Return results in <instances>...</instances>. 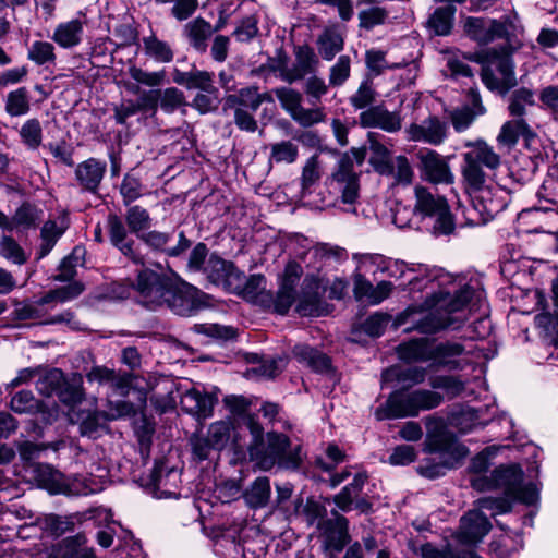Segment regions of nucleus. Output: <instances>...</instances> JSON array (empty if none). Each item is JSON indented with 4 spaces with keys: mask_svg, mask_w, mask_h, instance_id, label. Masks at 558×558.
<instances>
[{
    "mask_svg": "<svg viewBox=\"0 0 558 558\" xmlns=\"http://www.w3.org/2000/svg\"><path fill=\"white\" fill-rule=\"evenodd\" d=\"M411 290L426 291V299L420 306H410L399 322L409 324L405 330L433 335L442 330H458L470 317V305L481 294L465 282L463 277L437 270L410 279Z\"/></svg>",
    "mask_w": 558,
    "mask_h": 558,
    "instance_id": "f257e3e1",
    "label": "nucleus"
},
{
    "mask_svg": "<svg viewBox=\"0 0 558 558\" xmlns=\"http://www.w3.org/2000/svg\"><path fill=\"white\" fill-rule=\"evenodd\" d=\"M133 286L141 303L151 308L167 305L178 315L190 316L199 305L196 288L148 268L138 272Z\"/></svg>",
    "mask_w": 558,
    "mask_h": 558,
    "instance_id": "f03ea898",
    "label": "nucleus"
},
{
    "mask_svg": "<svg viewBox=\"0 0 558 558\" xmlns=\"http://www.w3.org/2000/svg\"><path fill=\"white\" fill-rule=\"evenodd\" d=\"M244 429L250 432L251 442L247 450L263 470H270L275 464L284 469H296L302 461L300 447L291 448L287 436L277 433L267 434V449H263L264 429L252 416L243 417Z\"/></svg>",
    "mask_w": 558,
    "mask_h": 558,
    "instance_id": "7ed1b4c3",
    "label": "nucleus"
},
{
    "mask_svg": "<svg viewBox=\"0 0 558 558\" xmlns=\"http://www.w3.org/2000/svg\"><path fill=\"white\" fill-rule=\"evenodd\" d=\"M425 424L427 429L425 450L427 452L448 454L452 460L441 463H433L426 460L424 464L420 465L418 471L423 476L436 478L442 476L447 469L452 468L453 461L464 458L468 454V450L458 441L456 436L447 429L442 418L427 416Z\"/></svg>",
    "mask_w": 558,
    "mask_h": 558,
    "instance_id": "20e7f679",
    "label": "nucleus"
},
{
    "mask_svg": "<svg viewBox=\"0 0 558 558\" xmlns=\"http://www.w3.org/2000/svg\"><path fill=\"white\" fill-rule=\"evenodd\" d=\"M522 478V470L512 464L496 469L489 476L484 473L475 474L471 484L478 492L501 489L509 498L531 505L537 499V489L534 484L523 485Z\"/></svg>",
    "mask_w": 558,
    "mask_h": 558,
    "instance_id": "39448f33",
    "label": "nucleus"
},
{
    "mask_svg": "<svg viewBox=\"0 0 558 558\" xmlns=\"http://www.w3.org/2000/svg\"><path fill=\"white\" fill-rule=\"evenodd\" d=\"M441 402V395L427 389L395 391L384 405L376 409L375 416L378 421L407 416L414 417L421 411L437 408Z\"/></svg>",
    "mask_w": 558,
    "mask_h": 558,
    "instance_id": "423d86ee",
    "label": "nucleus"
},
{
    "mask_svg": "<svg viewBox=\"0 0 558 558\" xmlns=\"http://www.w3.org/2000/svg\"><path fill=\"white\" fill-rule=\"evenodd\" d=\"M475 60L482 64V82L489 90L505 95L517 85L514 64L507 48L487 49Z\"/></svg>",
    "mask_w": 558,
    "mask_h": 558,
    "instance_id": "0eeeda50",
    "label": "nucleus"
},
{
    "mask_svg": "<svg viewBox=\"0 0 558 558\" xmlns=\"http://www.w3.org/2000/svg\"><path fill=\"white\" fill-rule=\"evenodd\" d=\"M242 427H235L230 420L214 422L205 437L192 438L193 453L199 459H208L213 451H220L230 446L236 456L244 454L246 444L242 440Z\"/></svg>",
    "mask_w": 558,
    "mask_h": 558,
    "instance_id": "6e6552de",
    "label": "nucleus"
},
{
    "mask_svg": "<svg viewBox=\"0 0 558 558\" xmlns=\"http://www.w3.org/2000/svg\"><path fill=\"white\" fill-rule=\"evenodd\" d=\"M414 194L413 213L422 217L435 218L432 227L433 234L436 236L451 234L454 231V221L446 198L422 185L415 186Z\"/></svg>",
    "mask_w": 558,
    "mask_h": 558,
    "instance_id": "1a4fd4ad",
    "label": "nucleus"
},
{
    "mask_svg": "<svg viewBox=\"0 0 558 558\" xmlns=\"http://www.w3.org/2000/svg\"><path fill=\"white\" fill-rule=\"evenodd\" d=\"M468 151L462 154V175L465 184L480 186L486 183V174L483 167L496 170L500 166V156L484 140L466 142Z\"/></svg>",
    "mask_w": 558,
    "mask_h": 558,
    "instance_id": "9d476101",
    "label": "nucleus"
},
{
    "mask_svg": "<svg viewBox=\"0 0 558 558\" xmlns=\"http://www.w3.org/2000/svg\"><path fill=\"white\" fill-rule=\"evenodd\" d=\"M465 185L471 198L470 206L464 209L466 225H484L505 207L504 201L497 198L493 190L487 187L485 183L480 186Z\"/></svg>",
    "mask_w": 558,
    "mask_h": 558,
    "instance_id": "9b49d317",
    "label": "nucleus"
},
{
    "mask_svg": "<svg viewBox=\"0 0 558 558\" xmlns=\"http://www.w3.org/2000/svg\"><path fill=\"white\" fill-rule=\"evenodd\" d=\"M418 169L424 180L435 184H450L453 173L447 159L435 150L426 149L417 154Z\"/></svg>",
    "mask_w": 558,
    "mask_h": 558,
    "instance_id": "f8f14e48",
    "label": "nucleus"
},
{
    "mask_svg": "<svg viewBox=\"0 0 558 558\" xmlns=\"http://www.w3.org/2000/svg\"><path fill=\"white\" fill-rule=\"evenodd\" d=\"M36 383V388L43 396L59 395L60 399L65 403H77L83 398V392L80 388H65L62 389L64 384L63 373L59 369H51L45 374H39Z\"/></svg>",
    "mask_w": 558,
    "mask_h": 558,
    "instance_id": "ddd939ff",
    "label": "nucleus"
},
{
    "mask_svg": "<svg viewBox=\"0 0 558 558\" xmlns=\"http://www.w3.org/2000/svg\"><path fill=\"white\" fill-rule=\"evenodd\" d=\"M294 56L295 61L292 66H289L286 62L278 66L280 77L287 83H293L313 73L318 63L315 51L308 46H296Z\"/></svg>",
    "mask_w": 558,
    "mask_h": 558,
    "instance_id": "4468645a",
    "label": "nucleus"
},
{
    "mask_svg": "<svg viewBox=\"0 0 558 558\" xmlns=\"http://www.w3.org/2000/svg\"><path fill=\"white\" fill-rule=\"evenodd\" d=\"M332 180L337 183L341 193V199L345 204L352 205L359 197L357 175L353 170V158L351 155H343L338 162V169L332 174Z\"/></svg>",
    "mask_w": 558,
    "mask_h": 558,
    "instance_id": "2eb2a0df",
    "label": "nucleus"
},
{
    "mask_svg": "<svg viewBox=\"0 0 558 558\" xmlns=\"http://www.w3.org/2000/svg\"><path fill=\"white\" fill-rule=\"evenodd\" d=\"M205 272L216 284H223L228 289H238L243 281V272L222 258L211 255L206 262Z\"/></svg>",
    "mask_w": 558,
    "mask_h": 558,
    "instance_id": "dca6fc26",
    "label": "nucleus"
},
{
    "mask_svg": "<svg viewBox=\"0 0 558 558\" xmlns=\"http://www.w3.org/2000/svg\"><path fill=\"white\" fill-rule=\"evenodd\" d=\"M466 35L481 45H486L507 34L504 23L496 20L469 16L464 22Z\"/></svg>",
    "mask_w": 558,
    "mask_h": 558,
    "instance_id": "f3484780",
    "label": "nucleus"
},
{
    "mask_svg": "<svg viewBox=\"0 0 558 558\" xmlns=\"http://www.w3.org/2000/svg\"><path fill=\"white\" fill-rule=\"evenodd\" d=\"M217 400L215 393L205 392L196 387H192L182 393L180 403L186 413L197 420H205L211 416Z\"/></svg>",
    "mask_w": 558,
    "mask_h": 558,
    "instance_id": "a211bd4d",
    "label": "nucleus"
},
{
    "mask_svg": "<svg viewBox=\"0 0 558 558\" xmlns=\"http://www.w3.org/2000/svg\"><path fill=\"white\" fill-rule=\"evenodd\" d=\"M492 525L477 509L470 510L461 518L458 539L465 545H473L483 539Z\"/></svg>",
    "mask_w": 558,
    "mask_h": 558,
    "instance_id": "6ab92c4d",
    "label": "nucleus"
},
{
    "mask_svg": "<svg viewBox=\"0 0 558 558\" xmlns=\"http://www.w3.org/2000/svg\"><path fill=\"white\" fill-rule=\"evenodd\" d=\"M448 126L436 117H429L422 123H413L407 129L410 141L440 145L447 138Z\"/></svg>",
    "mask_w": 558,
    "mask_h": 558,
    "instance_id": "aec40b11",
    "label": "nucleus"
},
{
    "mask_svg": "<svg viewBox=\"0 0 558 558\" xmlns=\"http://www.w3.org/2000/svg\"><path fill=\"white\" fill-rule=\"evenodd\" d=\"M470 352L460 341H440L433 340L432 344V361L430 364L435 367H445L448 369L461 368L459 357Z\"/></svg>",
    "mask_w": 558,
    "mask_h": 558,
    "instance_id": "412c9836",
    "label": "nucleus"
},
{
    "mask_svg": "<svg viewBox=\"0 0 558 558\" xmlns=\"http://www.w3.org/2000/svg\"><path fill=\"white\" fill-rule=\"evenodd\" d=\"M359 119L363 128H378L389 133L398 132L402 125L400 114L388 111L383 106L371 107L362 111Z\"/></svg>",
    "mask_w": 558,
    "mask_h": 558,
    "instance_id": "4be33fe9",
    "label": "nucleus"
},
{
    "mask_svg": "<svg viewBox=\"0 0 558 558\" xmlns=\"http://www.w3.org/2000/svg\"><path fill=\"white\" fill-rule=\"evenodd\" d=\"M100 471L101 474L95 476H64L61 494L65 496H86L102 490L107 477V472L105 470Z\"/></svg>",
    "mask_w": 558,
    "mask_h": 558,
    "instance_id": "5701e85b",
    "label": "nucleus"
},
{
    "mask_svg": "<svg viewBox=\"0 0 558 558\" xmlns=\"http://www.w3.org/2000/svg\"><path fill=\"white\" fill-rule=\"evenodd\" d=\"M108 228L112 245L133 263L143 265L144 258L136 252L134 247L135 242L128 236V231L122 220L116 215L109 216Z\"/></svg>",
    "mask_w": 558,
    "mask_h": 558,
    "instance_id": "b1692460",
    "label": "nucleus"
},
{
    "mask_svg": "<svg viewBox=\"0 0 558 558\" xmlns=\"http://www.w3.org/2000/svg\"><path fill=\"white\" fill-rule=\"evenodd\" d=\"M172 236V233L151 230L142 233L140 239L154 251L166 252L169 256H179L189 248L190 241L184 236L183 232H180L178 244L173 247H168Z\"/></svg>",
    "mask_w": 558,
    "mask_h": 558,
    "instance_id": "393cba45",
    "label": "nucleus"
},
{
    "mask_svg": "<svg viewBox=\"0 0 558 558\" xmlns=\"http://www.w3.org/2000/svg\"><path fill=\"white\" fill-rule=\"evenodd\" d=\"M332 515V519L322 521L318 527L326 537L327 547L341 550L348 542V521L336 511Z\"/></svg>",
    "mask_w": 558,
    "mask_h": 558,
    "instance_id": "a878e982",
    "label": "nucleus"
},
{
    "mask_svg": "<svg viewBox=\"0 0 558 558\" xmlns=\"http://www.w3.org/2000/svg\"><path fill=\"white\" fill-rule=\"evenodd\" d=\"M320 298V281L314 274L306 275L298 299L296 311L303 316L314 315Z\"/></svg>",
    "mask_w": 558,
    "mask_h": 558,
    "instance_id": "bb28decb",
    "label": "nucleus"
},
{
    "mask_svg": "<svg viewBox=\"0 0 558 558\" xmlns=\"http://www.w3.org/2000/svg\"><path fill=\"white\" fill-rule=\"evenodd\" d=\"M105 172V162H101L95 158H89L77 165L75 177L84 190L96 192Z\"/></svg>",
    "mask_w": 558,
    "mask_h": 558,
    "instance_id": "cd10ccee",
    "label": "nucleus"
},
{
    "mask_svg": "<svg viewBox=\"0 0 558 558\" xmlns=\"http://www.w3.org/2000/svg\"><path fill=\"white\" fill-rule=\"evenodd\" d=\"M433 340L427 338L412 339L397 347V354L405 362H430Z\"/></svg>",
    "mask_w": 558,
    "mask_h": 558,
    "instance_id": "c85d7f7f",
    "label": "nucleus"
},
{
    "mask_svg": "<svg viewBox=\"0 0 558 558\" xmlns=\"http://www.w3.org/2000/svg\"><path fill=\"white\" fill-rule=\"evenodd\" d=\"M33 478L37 485L50 494H61L63 487L64 475L54 470L49 464H33L31 465Z\"/></svg>",
    "mask_w": 558,
    "mask_h": 558,
    "instance_id": "c756f323",
    "label": "nucleus"
},
{
    "mask_svg": "<svg viewBox=\"0 0 558 558\" xmlns=\"http://www.w3.org/2000/svg\"><path fill=\"white\" fill-rule=\"evenodd\" d=\"M86 543L84 534L66 537L54 549L53 558H96L94 549Z\"/></svg>",
    "mask_w": 558,
    "mask_h": 558,
    "instance_id": "7c9ffc66",
    "label": "nucleus"
},
{
    "mask_svg": "<svg viewBox=\"0 0 558 558\" xmlns=\"http://www.w3.org/2000/svg\"><path fill=\"white\" fill-rule=\"evenodd\" d=\"M470 100L472 108L463 107L456 109L450 113L452 125L457 132L466 130L477 116L485 112V108L481 102L480 94L476 90H470Z\"/></svg>",
    "mask_w": 558,
    "mask_h": 558,
    "instance_id": "2f4dec72",
    "label": "nucleus"
},
{
    "mask_svg": "<svg viewBox=\"0 0 558 558\" xmlns=\"http://www.w3.org/2000/svg\"><path fill=\"white\" fill-rule=\"evenodd\" d=\"M84 26L80 20L60 23L52 35V39L62 48H72L82 40Z\"/></svg>",
    "mask_w": 558,
    "mask_h": 558,
    "instance_id": "473e14b6",
    "label": "nucleus"
},
{
    "mask_svg": "<svg viewBox=\"0 0 558 558\" xmlns=\"http://www.w3.org/2000/svg\"><path fill=\"white\" fill-rule=\"evenodd\" d=\"M530 133L531 128L523 118H513L502 124L497 142L501 146L511 148L517 145L521 136H526Z\"/></svg>",
    "mask_w": 558,
    "mask_h": 558,
    "instance_id": "72a5a7b5",
    "label": "nucleus"
},
{
    "mask_svg": "<svg viewBox=\"0 0 558 558\" xmlns=\"http://www.w3.org/2000/svg\"><path fill=\"white\" fill-rule=\"evenodd\" d=\"M227 101L231 106L238 105L255 112L264 101L272 102V96L269 93H259L256 87H245L238 95L230 96Z\"/></svg>",
    "mask_w": 558,
    "mask_h": 558,
    "instance_id": "f704fd0d",
    "label": "nucleus"
},
{
    "mask_svg": "<svg viewBox=\"0 0 558 558\" xmlns=\"http://www.w3.org/2000/svg\"><path fill=\"white\" fill-rule=\"evenodd\" d=\"M380 173L390 175L396 183L409 185L414 177L413 169L405 156H397L379 169Z\"/></svg>",
    "mask_w": 558,
    "mask_h": 558,
    "instance_id": "c9c22d12",
    "label": "nucleus"
},
{
    "mask_svg": "<svg viewBox=\"0 0 558 558\" xmlns=\"http://www.w3.org/2000/svg\"><path fill=\"white\" fill-rule=\"evenodd\" d=\"M294 356L301 362L310 366L315 372H326L330 367L329 359L308 345L298 344L293 349Z\"/></svg>",
    "mask_w": 558,
    "mask_h": 558,
    "instance_id": "e433bc0d",
    "label": "nucleus"
},
{
    "mask_svg": "<svg viewBox=\"0 0 558 558\" xmlns=\"http://www.w3.org/2000/svg\"><path fill=\"white\" fill-rule=\"evenodd\" d=\"M185 33L190 44L198 51H205L207 39L213 35L214 29L210 23L198 17L185 25Z\"/></svg>",
    "mask_w": 558,
    "mask_h": 558,
    "instance_id": "4c0bfd02",
    "label": "nucleus"
},
{
    "mask_svg": "<svg viewBox=\"0 0 558 558\" xmlns=\"http://www.w3.org/2000/svg\"><path fill=\"white\" fill-rule=\"evenodd\" d=\"M270 497V482L267 477H257L246 489L244 498L252 508L265 507Z\"/></svg>",
    "mask_w": 558,
    "mask_h": 558,
    "instance_id": "58836bf2",
    "label": "nucleus"
},
{
    "mask_svg": "<svg viewBox=\"0 0 558 558\" xmlns=\"http://www.w3.org/2000/svg\"><path fill=\"white\" fill-rule=\"evenodd\" d=\"M535 105L534 93L525 87L515 89L508 99V111L513 118H523L526 108Z\"/></svg>",
    "mask_w": 558,
    "mask_h": 558,
    "instance_id": "ea45409f",
    "label": "nucleus"
},
{
    "mask_svg": "<svg viewBox=\"0 0 558 558\" xmlns=\"http://www.w3.org/2000/svg\"><path fill=\"white\" fill-rule=\"evenodd\" d=\"M454 12L456 8L452 5L436 9L428 20V27L439 36L449 34L452 27Z\"/></svg>",
    "mask_w": 558,
    "mask_h": 558,
    "instance_id": "a19ab883",
    "label": "nucleus"
},
{
    "mask_svg": "<svg viewBox=\"0 0 558 558\" xmlns=\"http://www.w3.org/2000/svg\"><path fill=\"white\" fill-rule=\"evenodd\" d=\"M125 221L131 232L135 233L138 238L151 227V218L148 211L134 205L126 210Z\"/></svg>",
    "mask_w": 558,
    "mask_h": 558,
    "instance_id": "79ce46f5",
    "label": "nucleus"
},
{
    "mask_svg": "<svg viewBox=\"0 0 558 558\" xmlns=\"http://www.w3.org/2000/svg\"><path fill=\"white\" fill-rule=\"evenodd\" d=\"M144 49L147 56L160 63H168L173 59L170 46L151 35L143 38Z\"/></svg>",
    "mask_w": 558,
    "mask_h": 558,
    "instance_id": "37998d69",
    "label": "nucleus"
},
{
    "mask_svg": "<svg viewBox=\"0 0 558 558\" xmlns=\"http://www.w3.org/2000/svg\"><path fill=\"white\" fill-rule=\"evenodd\" d=\"M298 156L299 147L291 141H281L270 146V162L293 163Z\"/></svg>",
    "mask_w": 558,
    "mask_h": 558,
    "instance_id": "c03bdc74",
    "label": "nucleus"
},
{
    "mask_svg": "<svg viewBox=\"0 0 558 558\" xmlns=\"http://www.w3.org/2000/svg\"><path fill=\"white\" fill-rule=\"evenodd\" d=\"M22 143L31 150L37 149L43 142V129L37 119H28L20 129Z\"/></svg>",
    "mask_w": 558,
    "mask_h": 558,
    "instance_id": "a18cd8bd",
    "label": "nucleus"
},
{
    "mask_svg": "<svg viewBox=\"0 0 558 558\" xmlns=\"http://www.w3.org/2000/svg\"><path fill=\"white\" fill-rule=\"evenodd\" d=\"M84 250L82 247H74L72 253L64 257L59 266V272L56 275L57 281H70L76 275V267L83 264Z\"/></svg>",
    "mask_w": 558,
    "mask_h": 558,
    "instance_id": "49530a36",
    "label": "nucleus"
},
{
    "mask_svg": "<svg viewBox=\"0 0 558 558\" xmlns=\"http://www.w3.org/2000/svg\"><path fill=\"white\" fill-rule=\"evenodd\" d=\"M318 51L325 60H331L333 57L342 50L343 39L340 34L331 31L325 32L318 38Z\"/></svg>",
    "mask_w": 558,
    "mask_h": 558,
    "instance_id": "de8ad7c7",
    "label": "nucleus"
},
{
    "mask_svg": "<svg viewBox=\"0 0 558 558\" xmlns=\"http://www.w3.org/2000/svg\"><path fill=\"white\" fill-rule=\"evenodd\" d=\"M386 256L380 254L354 255L356 272L369 274L373 277L381 276Z\"/></svg>",
    "mask_w": 558,
    "mask_h": 558,
    "instance_id": "09e8293b",
    "label": "nucleus"
},
{
    "mask_svg": "<svg viewBox=\"0 0 558 558\" xmlns=\"http://www.w3.org/2000/svg\"><path fill=\"white\" fill-rule=\"evenodd\" d=\"M83 291V284L78 281H74L65 287L49 291L41 298V304H49L51 302L64 303L77 298Z\"/></svg>",
    "mask_w": 558,
    "mask_h": 558,
    "instance_id": "8fccbe9b",
    "label": "nucleus"
},
{
    "mask_svg": "<svg viewBox=\"0 0 558 558\" xmlns=\"http://www.w3.org/2000/svg\"><path fill=\"white\" fill-rule=\"evenodd\" d=\"M7 112L12 117L26 114L29 110V98L24 87L10 92L5 102Z\"/></svg>",
    "mask_w": 558,
    "mask_h": 558,
    "instance_id": "3c124183",
    "label": "nucleus"
},
{
    "mask_svg": "<svg viewBox=\"0 0 558 558\" xmlns=\"http://www.w3.org/2000/svg\"><path fill=\"white\" fill-rule=\"evenodd\" d=\"M236 290H241L246 298L252 300L258 296L262 298V301L264 298L270 300V294L266 292V278L263 275H252L246 279L243 274L242 284Z\"/></svg>",
    "mask_w": 558,
    "mask_h": 558,
    "instance_id": "603ef678",
    "label": "nucleus"
},
{
    "mask_svg": "<svg viewBox=\"0 0 558 558\" xmlns=\"http://www.w3.org/2000/svg\"><path fill=\"white\" fill-rule=\"evenodd\" d=\"M180 474L175 470H170L166 476L155 478L156 494L158 498H177V492Z\"/></svg>",
    "mask_w": 558,
    "mask_h": 558,
    "instance_id": "864d4df0",
    "label": "nucleus"
},
{
    "mask_svg": "<svg viewBox=\"0 0 558 558\" xmlns=\"http://www.w3.org/2000/svg\"><path fill=\"white\" fill-rule=\"evenodd\" d=\"M27 57L37 65L53 62L56 59L54 47L48 41H34L28 49Z\"/></svg>",
    "mask_w": 558,
    "mask_h": 558,
    "instance_id": "5fc2aeb1",
    "label": "nucleus"
},
{
    "mask_svg": "<svg viewBox=\"0 0 558 558\" xmlns=\"http://www.w3.org/2000/svg\"><path fill=\"white\" fill-rule=\"evenodd\" d=\"M275 94L281 107L291 116V118L302 107V94L293 88H276Z\"/></svg>",
    "mask_w": 558,
    "mask_h": 558,
    "instance_id": "6e6d98bb",
    "label": "nucleus"
},
{
    "mask_svg": "<svg viewBox=\"0 0 558 558\" xmlns=\"http://www.w3.org/2000/svg\"><path fill=\"white\" fill-rule=\"evenodd\" d=\"M38 220L37 209L29 205L23 204L15 211L14 216L10 219L11 227L9 230L16 229H28L34 227Z\"/></svg>",
    "mask_w": 558,
    "mask_h": 558,
    "instance_id": "4d7b16f0",
    "label": "nucleus"
},
{
    "mask_svg": "<svg viewBox=\"0 0 558 558\" xmlns=\"http://www.w3.org/2000/svg\"><path fill=\"white\" fill-rule=\"evenodd\" d=\"M387 17L388 12L378 5L365 8L359 12L360 26L365 29H372L384 24Z\"/></svg>",
    "mask_w": 558,
    "mask_h": 558,
    "instance_id": "13d9d810",
    "label": "nucleus"
},
{
    "mask_svg": "<svg viewBox=\"0 0 558 558\" xmlns=\"http://www.w3.org/2000/svg\"><path fill=\"white\" fill-rule=\"evenodd\" d=\"M129 74L136 83L148 87H158L166 81L165 70L148 72L137 66H131Z\"/></svg>",
    "mask_w": 558,
    "mask_h": 558,
    "instance_id": "bf43d9fd",
    "label": "nucleus"
},
{
    "mask_svg": "<svg viewBox=\"0 0 558 558\" xmlns=\"http://www.w3.org/2000/svg\"><path fill=\"white\" fill-rule=\"evenodd\" d=\"M43 530L53 536H60L74 526V521L71 517H60L56 514L46 515L41 522Z\"/></svg>",
    "mask_w": 558,
    "mask_h": 558,
    "instance_id": "052dcab7",
    "label": "nucleus"
},
{
    "mask_svg": "<svg viewBox=\"0 0 558 558\" xmlns=\"http://www.w3.org/2000/svg\"><path fill=\"white\" fill-rule=\"evenodd\" d=\"M64 231L63 227H58L54 221H47L41 229L43 243L40 246L39 257H45L54 246L58 239Z\"/></svg>",
    "mask_w": 558,
    "mask_h": 558,
    "instance_id": "680f3d73",
    "label": "nucleus"
},
{
    "mask_svg": "<svg viewBox=\"0 0 558 558\" xmlns=\"http://www.w3.org/2000/svg\"><path fill=\"white\" fill-rule=\"evenodd\" d=\"M107 420L105 412H89L86 417L82 420L80 432L83 436L96 438Z\"/></svg>",
    "mask_w": 558,
    "mask_h": 558,
    "instance_id": "e2e57ef3",
    "label": "nucleus"
},
{
    "mask_svg": "<svg viewBox=\"0 0 558 558\" xmlns=\"http://www.w3.org/2000/svg\"><path fill=\"white\" fill-rule=\"evenodd\" d=\"M44 305L41 304V299L36 303L16 302L12 317L16 320L39 319L44 316L41 311Z\"/></svg>",
    "mask_w": 558,
    "mask_h": 558,
    "instance_id": "0e129e2a",
    "label": "nucleus"
},
{
    "mask_svg": "<svg viewBox=\"0 0 558 558\" xmlns=\"http://www.w3.org/2000/svg\"><path fill=\"white\" fill-rule=\"evenodd\" d=\"M295 291L279 284V289L276 296L271 299V306L274 311L280 315H284L289 312L291 305L295 302Z\"/></svg>",
    "mask_w": 558,
    "mask_h": 558,
    "instance_id": "69168bd1",
    "label": "nucleus"
},
{
    "mask_svg": "<svg viewBox=\"0 0 558 558\" xmlns=\"http://www.w3.org/2000/svg\"><path fill=\"white\" fill-rule=\"evenodd\" d=\"M511 501H520L519 499L509 498L507 495L501 498L485 497L477 501V510L485 509L490 511L492 515L506 513L511 509Z\"/></svg>",
    "mask_w": 558,
    "mask_h": 558,
    "instance_id": "338daca9",
    "label": "nucleus"
},
{
    "mask_svg": "<svg viewBox=\"0 0 558 558\" xmlns=\"http://www.w3.org/2000/svg\"><path fill=\"white\" fill-rule=\"evenodd\" d=\"M184 105V95L175 87L166 88L160 93V108L167 112L172 113L178 108Z\"/></svg>",
    "mask_w": 558,
    "mask_h": 558,
    "instance_id": "774afa93",
    "label": "nucleus"
}]
</instances>
